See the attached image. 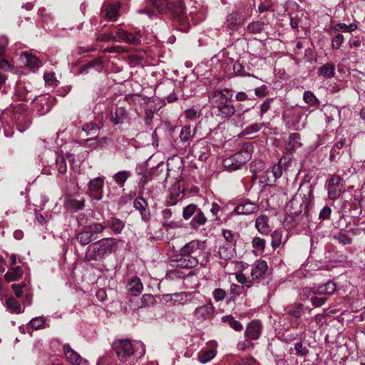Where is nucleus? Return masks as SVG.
I'll list each match as a JSON object with an SVG mask.
<instances>
[{"label": "nucleus", "mask_w": 365, "mask_h": 365, "mask_svg": "<svg viewBox=\"0 0 365 365\" xmlns=\"http://www.w3.org/2000/svg\"><path fill=\"white\" fill-rule=\"evenodd\" d=\"M210 256L209 252H205V242L194 240L181 247L173 262L182 269H192L198 264L205 267L210 264Z\"/></svg>", "instance_id": "f257e3e1"}, {"label": "nucleus", "mask_w": 365, "mask_h": 365, "mask_svg": "<svg viewBox=\"0 0 365 365\" xmlns=\"http://www.w3.org/2000/svg\"><path fill=\"white\" fill-rule=\"evenodd\" d=\"M313 199V188L311 185H300L296 195L288 202L287 211L292 217H297L302 213L307 215L308 208Z\"/></svg>", "instance_id": "f03ea898"}, {"label": "nucleus", "mask_w": 365, "mask_h": 365, "mask_svg": "<svg viewBox=\"0 0 365 365\" xmlns=\"http://www.w3.org/2000/svg\"><path fill=\"white\" fill-rule=\"evenodd\" d=\"M252 152V145L245 143L240 150L223 160V166L229 171L237 170L251 159Z\"/></svg>", "instance_id": "7ed1b4c3"}, {"label": "nucleus", "mask_w": 365, "mask_h": 365, "mask_svg": "<svg viewBox=\"0 0 365 365\" xmlns=\"http://www.w3.org/2000/svg\"><path fill=\"white\" fill-rule=\"evenodd\" d=\"M113 349L120 363L124 365H134L136 360L133 357L134 349L132 343L128 339L114 342Z\"/></svg>", "instance_id": "20e7f679"}, {"label": "nucleus", "mask_w": 365, "mask_h": 365, "mask_svg": "<svg viewBox=\"0 0 365 365\" xmlns=\"http://www.w3.org/2000/svg\"><path fill=\"white\" fill-rule=\"evenodd\" d=\"M116 242L114 238L101 240L93 244V259H101L106 255L110 254L115 250Z\"/></svg>", "instance_id": "39448f33"}, {"label": "nucleus", "mask_w": 365, "mask_h": 365, "mask_svg": "<svg viewBox=\"0 0 365 365\" xmlns=\"http://www.w3.org/2000/svg\"><path fill=\"white\" fill-rule=\"evenodd\" d=\"M215 308L209 299L205 304L197 307L194 312L193 316L196 321L204 322L210 321L215 316Z\"/></svg>", "instance_id": "423d86ee"}, {"label": "nucleus", "mask_w": 365, "mask_h": 365, "mask_svg": "<svg viewBox=\"0 0 365 365\" xmlns=\"http://www.w3.org/2000/svg\"><path fill=\"white\" fill-rule=\"evenodd\" d=\"M115 41L139 45L141 42V34L140 31L132 33L124 29H118L115 31Z\"/></svg>", "instance_id": "0eeeda50"}, {"label": "nucleus", "mask_w": 365, "mask_h": 365, "mask_svg": "<svg viewBox=\"0 0 365 365\" xmlns=\"http://www.w3.org/2000/svg\"><path fill=\"white\" fill-rule=\"evenodd\" d=\"M328 196L331 200L338 198L344 192V185L341 179L336 175L332 176L327 184Z\"/></svg>", "instance_id": "6e6552de"}, {"label": "nucleus", "mask_w": 365, "mask_h": 365, "mask_svg": "<svg viewBox=\"0 0 365 365\" xmlns=\"http://www.w3.org/2000/svg\"><path fill=\"white\" fill-rule=\"evenodd\" d=\"M155 302V299L152 294H145L140 298H138V296L131 298L129 301V306L133 310H138L149 307L153 305Z\"/></svg>", "instance_id": "1a4fd4ad"}, {"label": "nucleus", "mask_w": 365, "mask_h": 365, "mask_svg": "<svg viewBox=\"0 0 365 365\" xmlns=\"http://www.w3.org/2000/svg\"><path fill=\"white\" fill-rule=\"evenodd\" d=\"M232 93L231 91L228 88H225L221 91H216L210 96V98L212 103L215 105V107L217 108L220 106L227 103L232 98Z\"/></svg>", "instance_id": "9d476101"}, {"label": "nucleus", "mask_w": 365, "mask_h": 365, "mask_svg": "<svg viewBox=\"0 0 365 365\" xmlns=\"http://www.w3.org/2000/svg\"><path fill=\"white\" fill-rule=\"evenodd\" d=\"M184 195V191L180 188L179 182H175L170 187L168 193V196L166 199V205L168 206H174L178 202L182 199Z\"/></svg>", "instance_id": "9b49d317"}, {"label": "nucleus", "mask_w": 365, "mask_h": 365, "mask_svg": "<svg viewBox=\"0 0 365 365\" xmlns=\"http://www.w3.org/2000/svg\"><path fill=\"white\" fill-rule=\"evenodd\" d=\"M121 4L119 1H115L108 4L103 9V14L106 19L110 21H116L120 17V9Z\"/></svg>", "instance_id": "f8f14e48"}, {"label": "nucleus", "mask_w": 365, "mask_h": 365, "mask_svg": "<svg viewBox=\"0 0 365 365\" xmlns=\"http://www.w3.org/2000/svg\"><path fill=\"white\" fill-rule=\"evenodd\" d=\"M191 152L194 157L197 158L202 162L207 159L210 154V150L203 140H199L194 144L192 147Z\"/></svg>", "instance_id": "ddd939ff"}, {"label": "nucleus", "mask_w": 365, "mask_h": 365, "mask_svg": "<svg viewBox=\"0 0 365 365\" xmlns=\"http://www.w3.org/2000/svg\"><path fill=\"white\" fill-rule=\"evenodd\" d=\"M245 17L238 11H232L227 16V26L230 30L236 31L245 23Z\"/></svg>", "instance_id": "4468645a"}, {"label": "nucleus", "mask_w": 365, "mask_h": 365, "mask_svg": "<svg viewBox=\"0 0 365 365\" xmlns=\"http://www.w3.org/2000/svg\"><path fill=\"white\" fill-rule=\"evenodd\" d=\"M261 333V323L259 321L254 320L247 324L245 334L249 340H256L260 336Z\"/></svg>", "instance_id": "2eb2a0df"}, {"label": "nucleus", "mask_w": 365, "mask_h": 365, "mask_svg": "<svg viewBox=\"0 0 365 365\" xmlns=\"http://www.w3.org/2000/svg\"><path fill=\"white\" fill-rule=\"evenodd\" d=\"M217 350L214 347H205L197 353V360L201 364H206L215 357Z\"/></svg>", "instance_id": "dca6fc26"}, {"label": "nucleus", "mask_w": 365, "mask_h": 365, "mask_svg": "<svg viewBox=\"0 0 365 365\" xmlns=\"http://www.w3.org/2000/svg\"><path fill=\"white\" fill-rule=\"evenodd\" d=\"M268 268L267 263L264 260H257L253 265L251 276L253 279H258L265 274Z\"/></svg>", "instance_id": "f3484780"}, {"label": "nucleus", "mask_w": 365, "mask_h": 365, "mask_svg": "<svg viewBox=\"0 0 365 365\" xmlns=\"http://www.w3.org/2000/svg\"><path fill=\"white\" fill-rule=\"evenodd\" d=\"M63 352L67 360L73 365H81L83 361L81 356L71 348L69 345L63 346Z\"/></svg>", "instance_id": "a211bd4d"}, {"label": "nucleus", "mask_w": 365, "mask_h": 365, "mask_svg": "<svg viewBox=\"0 0 365 365\" xmlns=\"http://www.w3.org/2000/svg\"><path fill=\"white\" fill-rule=\"evenodd\" d=\"M257 210V205L247 202L238 205L235 208V212L237 215H250L255 213Z\"/></svg>", "instance_id": "6ab92c4d"}, {"label": "nucleus", "mask_w": 365, "mask_h": 365, "mask_svg": "<svg viewBox=\"0 0 365 365\" xmlns=\"http://www.w3.org/2000/svg\"><path fill=\"white\" fill-rule=\"evenodd\" d=\"M128 291L134 297H137L143 289V285L138 277L131 279L127 284Z\"/></svg>", "instance_id": "aec40b11"}, {"label": "nucleus", "mask_w": 365, "mask_h": 365, "mask_svg": "<svg viewBox=\"0 0 365 365\" xmlns=\"http://www.w3.org/2000/svg\"><path fill=\"white\" fill-rule=\"evenodd\" d=\"M104 181L102 178H96L93 180V200H101L103 197V188Z\"/></svg>", "instance_id": "412c9836"}, {"label": "nucleus", "mask_w": 365, "mask_h": 365, "mask_svg": "<svg viewBox=\"0 0 365 365\" xmlns=\"http://www.w3.org/2000/svg\"><path fill=\"white\" fill-rule=\"evenodd\" d=\"M336 289V285L332 281H328L327 282L319 284L316 287L315 292L317 294H333Z\"/></svg>", "instance_id": "4be33fe9"}, {"label": "nucleus", "mask_w": 365, "mask_h": 365, "mask_svg": "<svg viewBox=\"0 0 365 365\" xmlns=\"http://www.w3.org/2000/svg\"><path fill=\"white\" fill-rule=\"evenodd\" d=\"M24 272L20 266L11 267L4 275L6 282H11L19 280L23 275Z\"/></svg>", "instance_id": "5701e85b"}, {"label": "nucleus", "mask_w": 365, "mask_h": 365, "mask_svg": "<svg viewBox=\"0 0 365 365\" xmlns=\"http://www.w3.org/2000/svg\"><path fill=\"white\" fill-rule=\"evenodd\" d=\"M21 60L31 68H38L41 66V61L36 56L28 53H24L21 55Z\"/></svg>", "instance_id": "b1692460"}, {"label": "nucleus", "mask_w": 365, "mask_h": 365, "mask_svg": "<svg viewBox=\"0 0 365 365\" xmlns=\"http://www.w3.org/2000/svg\"><path fill=\"white\" fill-rule=\"evenodd\" d=\"M267 217L265 215L259 216L255 221L257 230L262 235H268L270 232L269 226L267 223Z\"/></svg>", "instance_id": "393cba45"}, {"label": "nucleus", "mask_w": 365, "mask_h": 365, "mask_svg": "<svg viewBox=\"0 0 365 365\" xmlns=\"http://www.w3.org/2000/svg\"><path fill=\"white\" fill-rule=\"evenodd\" d=\"M318 74L327 78H331L335 75V66L332 63H327L318 69Z\"/></svg>", "instance_id": "a878e982"}, {"label": "nucleus", "mask_w": 365, "mask_h": 365, "mask_svg": "<svg viewBox=\"0 0 365 365\" xmlns=\"http://www.w3.org/2000/svg\"><path fill=\"white\" fill-rule=\"evenodd\" d=\"M235 250V247L223 244L219 247L218 253L221 259L227 260L234 256Z\"/></svg>", "instance_id": "bb28decb"}, {"label": "nucleus", "mask_w": 365, "mask_h": 365, "mask_svg": "<svg viewBox=\"0 0 365 365\" xmlns=\"http://www.w3.org/2000/svg\"><path fill=\"white\" fill-rule=\"evenodd\" d=\"M207 222V217L200 209L197 211L195 215L190 222V226L194 229H197L199 227L204 225Z\"/></svg>", "instance_id": "cd10ccee"}, {"label": "nucleus", "mask_w": 365, "mask_h": 365, "mask_svg": "<svg viewBox=\"0 0 365 365\" xmlns=\"http://www.w3.org/2000/svg\"><path fill=\"white\" fill-rule=\"evenodd\" d=\"M218 110V115L222 118H228L232 116L235 113V108L232 104L229 103L222 105L217 108Z\"/></svg>", "instance_id": "c85d7f7f"}, {"label": "nucleus", "mask_w": 365, "mask_h": 365, "mask_svg": "<svg viewBox=\"0 0 365 365\" xmlns=\"http://www.w3.org/2000/svg\"><path fill=\"white\" fill-rule=\"evenodd\" d=\"M108 225L115 234H120L125 227V223L116 217L110 218L108 220Z\"/></svg>", "instance_id": "c756f323"}, {"label": "nucleus", "mask_w": 365, "mask_h": 365, "mask_svg": "<svg viewBox=\"0 0 365 365\" xmlns=\"http://www.w3.org/2000/svg\"><path fill=\"white\" fill-rule=\"evenodd\" d=\"M149 3L155 7L160 13L167 11L169 8H172L170 5V0H148Z\"/></svg>", "instance_id": "7c9ffc66"}, {"label": "nucleus", "mask_w": 365, "mask_h": 365, "mask_svg": "<svg viewBox=\"0 0 365 365\" xmlns=\"http://www.w3.org/2000/svg\"><path fill=\"white\" fill-rule=\"evenodd\" d=\"M287 313L293 317L298 319L304 314V307L302 304H294L287 308Z\"/></svg>", "instance_id": "2f4dec72"}, {"label": "nucleus", "mask_w": 365, "mask_h": 365, "mask_svg": "<svg viewBox=\"0 0 365 365\" xmlns=\"http://www.w3.org/2000/svg\"><path fill=\"white\" fill-rule=\"evenodd\" d=\"M222 233L225 244L235 247L238 235L230 230H222Z\"/></svg>", "instance_id": "473e14b6"}, {"label": "nucleus", "mask_w": 365, "mask_h": 365, "mask_svg": "<svg viewBox=\"0 0 365 365\" xmlns=\"http://www.w3.org/2000/svg\"><path fill=\"white\" fill-rule=\"evenodd\" d=\"M252 246L255 253L262 254L266 247V240L261 237H255L252 240Z\"/></svg>", "instance_id": "72a5a7b5"}, {"label": "nucleus", "mask_w": 365, "mask_h": 365, "mask_svg": "<svg viewBox=\"0 0 365 365\" xmlns=\"http://www.w3.org/2000/svg\"><path fill=\"white\" fill-rule=\"evenodd\" d=\"M283 231L282 230H276L271 235V245L273 249L278 248L282 243Z\"/></svg>", "instance_id": "f704fd0d"}, {"label": "nucleus", "mask_w": 365, "mask_h": 365, "mask_svg": "<svg viewBox=\"0 0 365 365\" xmlns=\"http://www.w3.org/2000/svg\"><path fill=\"white\" fill-rule=\"evenodd\" d=\"M5 305L11 313L19 314L21 312V307L20 303L13 297L6 299Z\"/></svg>", "instance_id": "c9c22d12"}, {"label": "nucleus", "mask_w": 365, "mask_h": 365, "mask_svg": "<svg viewBox=\"0 0 365 365\" xmlns=\"http://www.w3.org/2000/svg\"><path fill=\"white\" fill-rule=\"evenodd\" d=\"M130 176V173L127 170L119 171L113 175L114 181L120 186H123L125 181Z\"/></svg>", "instance_id": "e433bc0d"}, {"label": "nucleus", "mask_w": 365, "mask_h": 365, "mask_svg": "<svg viewBox=\"0 0 365 365\" xmlns=\"http://www.w3.org/2000/svg\"><path fill=\"white\" fill-rule=\"evenodd\" d=\"M170 5L172 8H169L168 10H170L173 16L177 14H182L185 10L184 2L182 0H170Z\"/></svg>", "instance_id": "4c0bfd02"}, {"label": "nucleus", "mask_w": 365, "mask_h": 365, "mask_svg": "<svg viewBox=\"0 0 365 365\" xmlns=\"http://www.w3.org/2000/svg\"><path fill=\"white\" fill-rule=\"evenodd\" d=\"M303 99L304 102L310 106H318L319 105V101L312 91H304L303 94Z\"/></svg>", "instance_id": "58836bf2"}, {"label": "nucleus", "mask_w": 365, "mask_h": 365, "mask_svg": "<svg viewBox=\"0 0 365 365\" xmlns=\"http://www.w3.org/2000/svg\"><path fill=\"white\" fill-rule=\"evenodd\" d=\"M222 321L228 324L234 330L241 331L242 325L238 321L235 320L232 315H226L222 317Z\"/></svg>", "instance_id": "ea45409f"}, {"label": "nucleus", "mask_w": 365, "mask_h": 365, "mask_svg": "<svg viewBox=\"0 0 365 365\" xmlns=\"http://www.w3.org/2000/svg\"><path fill=\"white\" fill-rule=\"evenodd\" d=\"M332 29L335 31L351 32L357 29V25L356 24H350L347 25L344 23H339L334 25Z\"/></svg>", "instance_id": "a19ab883"}, {"label": "nucleus", "mask_w": 365, "mask_h": 365, "mask_svg": "<svg viewBox=\"0 0 365 365\" xmlns=\"http://www.w3.org/2000/svg\"><path fill=\"white\" fill-rule=\"evenodd\" d=\"M56 165L57 170L61 174H65L67 171L66 160L63 155L56 154Z\"/></svg>", "instance_id": "79ce46f5"}, {"label": "nucleus", "mask_w": 365, "mask_h": 365, "mask_svg": "<svg viewBox=\"0 0 365 365\" xmlns=\"http://www.w3.org/2000/svg\"><path fill=\"white\" fill-rule=\"evenodd\" d=\"M200 209L197 208L195 204H190L187 205L182 211V217L185 220H189L194 214H196L197 211Z\"/></svg>", "instance_id": "37998d69"}, {"label": "nucleus", "mask_w": 365, "mask_h": 365, "mask_svg": "<svg viewBox=\"0 0 365 365\" xmlns=\"http://www.w3.org/2000/svg\"><path fill=\"white\" fill-rule=\"evenodd\" d=\"M29 324H30V326L34 329L36 330V329H42V328L45 327L46 319L43 317H35L30 321Z\"/></svg>", "instance_id": "c03bdc74"}, {"label": "nucleus", "mask_w": 365, "mask_h": 365, "mask_svg": "<svg viewBox=\"0 0 365 365\" xmlns=\"http://www.w3.org/2000/svg\"><path fill=\"white\" fill-rule=\"evenodd\" d=\"M77 240L83 245H89L91 241V232L89 231L80 232L77 236Z\"/></svg>", "instance_id": "a18cd8bd"}, {"label": "nucleus", "mask_w": 365, "mask_h": 365, "mask_svg": "<svg viewBox=\"0 0 365 365\" xmlns=\"http://www.w3.org/2000/svg\"><path fill=\"white\" fill-rule=\"evenodd\" d=\"M263 28H264V23L260 22V21H255V22L250 23L247 26V31L252 34H259L263 30Z\"/></svg>", "instance_id": "49530a36"}, {"label": "nucleus", "mask_w": 365, "mask_h": 365, "mask_svg": "<svg viewBox=\"0 0 365 365\" xmlns=\"http://www.w3.org/2000/svg\"><path fill=\"white\" fill-rule=\"evenodd\" d=\"M175 21L179 24H180L183 28L181 29L185 30L189 25V19L186 16L185 12L183 11L182 14H177L174 15Z\"/></svg>", "instance_id": "de8ad7c7"}, {"label": "nucleus", "mask_w": 365, "mask_h": 365, "mask_svg": "<svg viewBox=\"0 0 365 365\" xmlns=\"http://www.w3.org/2000/svg\"><path fill=\"white\" fill-rule=\"evenodd\" d=\"M332 238L339 242L342 245H347L351 243V239L346 235L339 232L333 235Z\"/></svg>", "instance_id": "09e8293b"}, {"label": "nucleus", "mask_w": 365, "mask_h": 365, "mask_svg": "<svg viewBox=\"0 0 365 365\" xmlns=\"http://www.w3.org/2000/svg\"><path fill=\"white\" fill-rule=\"evenodd\" d=\"M96 41L103 42L115 41V32L96 34Z\"/></svg>", "instance_id": "8fccbe9b"}, {"label": "nucleus", "mask_w": 365, "mask_h": 365, "mask_svg": "<svg viewBox=\"0 0 365 365\" xmlns=\"http://www.w3.org/2000/svg\"><path fill=\"white\" fill-rule=\"evenodd\" d=\"M316 287L309 288V287H304L303 288L299 294L302 298V299H311V297L317 294V293L315 292Z\"/></svg>", "instance_id": "3c124183"}, {"label": "nucleus", "mask_w": 365, "mask_h": 365, "mask_svg": "<svg viewBox=\"0 0 365 365\" xmlns=\"http://www.w3.org/2000/svg\"><path fill=\"white\" fill-rule=\"evenodd\" d=\"M108 144L107 138H93V149H101L105 148Z\"/></svg>", "instance_id": "603ef678"}, {"label": "nucleus", "mask_w": 365, "mask_h": 365, "mask_svg": "<svg viewBox=\"0 0 365 365\" xmlns=\"http://www.w3.org/2000/svg\"><path fill=\"white\" fill-rule=\"evenodd\" d=\"M191 137H192V135H191L190 126H189V125L183 126L181 129L180 134V140L182 142H187Z\"/></svg>", "instance_id": "864d4df0"}, {"label": "nucleus", "mask_w": 365, "mask_h": 365, "mask_svg": "<svg viewBox=\"0 0 365 365\" xmlns=\"http://www.w3.org/2000/svg\"><path fill=\"white\" fill-rule=\"evenodd\" d=\"M299 139L297 133H292L289 137V141L285 145V148L288 151H292L294 148V143Z\"/></svg>", "instance_id": "5fc2aeb1"}, {"label": "nucleus", "mask_w": 365, "mask_h": 365, "mask_svg": "<svg viewBox=\"0 0 365 365\" xmlns=\"http://www.w3.org/2000/svg\"><path fill=\"white\" fill-rule=\"evenodd\" d=\"M294 349L297 355L300 356H305L309 353L308 349L303 345V344L299 341L294 344Z\"/></svg>", "instance_id": "6e6d98bb"}, {"label": "nucleus", "mask_w": 365, "mask_h": 365, "mask_svg": "<svg viewBox=\"0 0 365 365\" xmlns=\"http://www.w3.org/2000/svg\"><path fill=\"white\" fill-rule=\"evenodd\" d=\"M344 42V36L337 34L331 39V46L334 49H339Z\"/></svg>", "instance_id": "4d7b16f0"}, {"label": "nucleus", "mask_w": 365, "mask_h": 365, "mask_svg": "<svg viewBox=\"0 0 365 365\" xmlns=\"http://www.w3.org/2000/svg\"><path fill=\"white\" fill-rule=\"evenodd\" d=\"M264 125V123H255L251 124L250 125L246 128L247 134H252L255 133L261 130V128Z\"/></svg>", "instance_id": "13d9d810"}, {"label": "nucleus", "mask_w": 365, "mask_h": 365, "mask_svg": "<svg viewBox=\"0 0 365 365\" xmlns=\"http://www.w3.org/2000/svg\"><path fill=\"white\" fill-rule=\"evenodd\" d=\"M134 207L138 210H141L143 209H145L148 207V203L146 201L140 197H138L135 199L133 202Z\"/></svg>", "instance_id": "bf43d9fd"}, {"label": "nucleus", "mask_w": 365, "mask_h": 365, "mask_svg": "<svg viewBox=\"0 0 365 365\" xmlns=\"http://www.w3.org/2000/svg\"><path fill=\"white\" fill-rule=\"evenodd\" d=\"M212 296L215 301H222L226 297V292L224 289L217 288L212 292Z\"/></svg>", "instance_id": "052dcab7"}, {"label": "nucleus", "mask_w": 365, "mask_h": 365, "mask_svg": "<svg viewBox=\"0 0 365 365\" xmlns=\"http://www.w3.org/2000/svg\"><path fill=\"white\" fill-rule=\"evenodd\" d=\"M327 297H316L315 295L311 297V302L313 306L314 307H321L322 306L323 304H325V302L327 301Z\"/></svg>", "instance_id": "680f3d73"}, {"label": "nucleus", "mask_w": 365, "mask_h": 365, "mask_svg": "<svg viewBox=\"0 0 365 365\" xmlns=\"http://www.w3.org/2000/svg\"><path fill=\"white\" fill-rule=\"evenodd\" d=\"M233 70H234V72L238 76H250L248 73H246L244 66L239 62H236L234 63Z\"/></svg>", "instance_id": "e2e57ef3"}, {"label": "nucleus", "mask_w": 365, "mask_h": 365, "mask_svg": "<svg viewBox=\"0 0 365 365\" xmlns=\"http://www.w3.org/2000/svg\"><path fill=\"white\" fill-rule=\"evenodd\" d=\"M331 213V209L329 206H324L320 211L319 215V219L325 220L329 219Z\"/></svg>", "instance_id": "0e129e2a"}, {"label": "nucleus", "mask_w": 365, "mask_h": 365, "mask_svg": "<svg viewBox=\"0 0 365 365\" xmlns=\"http://www.w3.org/2000/svg\"><path fill=\"white\" fill-rule=\"evenodd\" d=\"M270 173H272L273 177L276 179L280 178L282 175V166L280 165V164L278 163L277 165H274L272 168Z\"/></svg>", "instance_id": "69168bd1"}, {"label": "nucleus", "mask_w": 365, "mask_h": 365, "mask_svg": "<svg viewBox=\"0 0 365 365\" xmlns=\"http://www.w3.org/2000/svg\"><path fill=\"white\" fill-rule=\"evenodd\" d=\"M84 205V202L82 200L77 201L76 200H70L68 202V207L75 210H80Z\"/></svg>", "instance_id": "338daca9"}, {"label": "nucleus", "mask_w": 365, "mask_h": 365, "mask_svg": "<svg viewBox=\"0 0 365 365\" xmlns=\"http://www.w3.org/2000/svg\"><path fill=\"white\" fill-rule=\"evenodd\" d=\"M250 341L251 340H249L247 339L245 341H240L237 344V349L240 351H245L246 349L251 348L253 346V344Z\"/></svg>", "instance_id": "774afa93"}]
</instances>
